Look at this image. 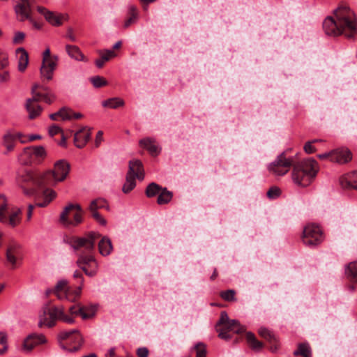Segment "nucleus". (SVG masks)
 I'll use <instances>...</instances> for the list:
<instances>
[{
  "instance_id": "nucleus-1",
  "label": "nucleus",
  "mask_w": 357,
  "mask_h": 357,
  "mask_svg": "<svg viewBox=\"0 0 357 357\" xmlns=\"http://www.w3.org/2000/svg\"><path fill=\"white\" fill-rule=\"evenodd\" d=\"M70 169V164L66 160H59L54 163V168L41 173L23 170L18 173L17 182L22 188L24 195L27 196L39 195L43 190L44 200L37 202L38 207L47 206L56 196V192L46 186H54L63 181L68 176Z\"/></svg>"
},
{
  "instance_id": "nucleus-2",
  "label": "nucleus",
  "mask_w": 357,
  "mask_h": 357,
  "mask_svg": "<svg viewBox=\"0 0 357 357\" xmlns=\"http://www.w3.org/2000/svg\"><path fill=\"white\" fill-rule=\"evenodd\" d=\"M291 166L293 181L301 187L308 186L318 172V164L314 159L310 158L300 162H295L293 158L286 157L284 152L269 165L268 170L276 176H283L289 172Z\"/></svg>"
},
{
  "instance_id": "nucleus-3",
  "label": "nucleus",
  "mask_w": 357,
  "mask_h": 357,
  "mask_svg": "<svg viewBox=\"0 0 357 357\" xmlns=\"http://www.w3.org/2000/svg\"><path fill=\"white\" fill-rule=\"evenodd\" d=\"M100 236L98 232L90 231L83 237L72 236L68 241L73 250L77 252V265L89 277L95 276L98 272V262L92 253L95 242Z\"/></svg>"
},
{
  "instance_id": "nucleus-4",
  "label": "nucleus",
  "mask_w": 357,
  "mask_h": 357,
  "mask_svg": "<svg viewBox=\"0 0 357 357\" xmlns=\"http://www.w3.org/2000/svg\"><path fill=\"white\" fill-rule=\"evenodd\" d=\"M91 314H86L84 308L82 306L72 305L68 310L70 315L66 314L63 306L49 307L46 305L43 307V312L39 317L38 326L42 328L45 326L52 328L55 326L56 320L62 321L67 324H73L75 321L73 316L80 315L83 319H86L93 317L95 310L93 307L90 308Z\"/></svg>"
},
{
  "instance_id": "nucleus-5",
  "label": "nucleus",
  "mask_w": 357,
  "mask_h": 357,
  "mask_svg": "<svg viewBox=\"0 0 357 357\" xmlns=\"http://www.w3.org/2000/svg\"><path fill=\"white\" fill-rule=\"evenodd\" d=\"M335 20L339 22V26H342L347 30L346 38L352 39L357 33L356 22L354 13L346 6H339L334 10Z\"/></svg>"
},
{
  "instance_id": "nucleus-6",
  "label": "nucleus",
  "mask_w": 357,
  "mask_h": 357,
  "mask_svg": "<svg viewBox=\"0 0 357 357\" xmlns=\"http://www.w3.org/2000/svg\"><path fill=\"white\" fill-rule=\"evenodd\" d=\"M215 328L217 332H218V337L225 340H228L231 337L229 332L239 334L245 331L244 327L241 326L237 320L229 319L225 311L221 312L220 317L216 324Z\"/></svg>"
},
{
  "instance_id": "nucleus-7",
  "label": "nucleus",
  "mask_w": 357,
  "mask_h": 357,
  "mask_svg": "<svg viewBox=\"0 0 357 357\" xmlns=\"http://www.w3.org/2000/svg\"><path fill=\"white\" fill-rule=\"evenodd\" d=\"M57 340L60 347L69 352L77 351L83 343V337L77 329L61 331Z\"/></svg>"
},
{
  "instance_id": "nucleus-8",
  "label": "nucleus",
  "mask_w": 357,
  "mask_h": 357,
  "mask_svg": "<svg viewBox=\"0 0 357 357\" xmlns=\"http://www.w3.org/2000/svg\"><path fill=\"white\" fill-rule=\"evenodd\" d=\"M82 208L79 204H69L61 212L60 222L65 226H77L82 222Z\"/></svg>"
},
{
  "instance_id": "nucleus-9",
  "label": "nucleus",
  "mask_w": 357,
  "mask_h": 357,
  "mask_svg": "<svg viewBox=\"0 0 357 357\" xmlns=\"http://www.w3.org/2000/svg\"><path fill=\"white\" fill-rule=\"evenodd\" d=\"M324 239L321 228L314 224L308 225L303 229L302 240L306 245L312 247L320 244Z\"/></svg>"
},
{
  "instance_id": "nucleus-10",
  "label": "nucleus",
  "mask_w": 357,
  "mask_h": 357,
  "mask_svg": "<svg viewBox=\"0 0 357 357\" xmlns=\"http://www.w3.org/2000/svg\"><path fill=\"white\" fill-rule=\"evenodd\" d=\"M339 22L333 17H327L323 22V29L326 34L331 36L344 35L346 37L347 30L342 26H339Z\"/></svg>"
},
{
  "instance_id": "nucleus-11",
  "label": "nucleus",
  "mask_w": 357,
  "mask_h": 357,
  "mask_svg": "<svg viewBox=\"0 0 357 357\" xmlns=\"http://www.w3.org/2000/svg\"><path fill=\"white\" fill-rule=\"evenodd\" d=\"M16 15L20 17V20L23 22L29 20L33 21L31 17V3L29 0H19V2L14 7Z\"/></svg>"
},
{
  "instance_id": "nucleus-12",
  "label": "nucleus",
  "mask_w": 357,
  "mask_h": 357,
  "mask_svg": "<svg viewBox=\"0 0 357 357\" xmlns=\"http://www.w3.org/2000/svg\"><path fill=\"white\" fill-rule=\"evenodd\" d=\"M54 293L60 300L66 298L70 301H74L75 298L77 297L76 296L75 294L73 298L71 297V290L69 289V287H68V282L66 280L59 281L56 285L55 286Z\"/></svg>"
},
{
  "instance_id": "nucleus-13",
  "label": "nucleus",
  "mask_w": 357,
  "mask_h": 357,
  "mask_svg": "<svg viewBox=\"0 0 357 357\" xmlns=\"http://www.w3.org/2000/svg\"><path fill=\"white\" fill-rule=\"evenodd\" d=\"M46 342V338L43 334L32 333L26 337L23 343L25 350L30 351L36 345Z\"/></svg>"
},
{
  "instance_id": "nucleus-14",
  "label": "nucleus",
  "mask_w": 357,
  "mask_h": 357,
  "mask_svg": "<svg viewBox=\"0 0 357 357\" xmlns=\"http://www.w3.org/2000/svg\"><path fill=\"white\" fill-rule=\"evenodd\" d=\"M91 138V129L86 130V127H83L79 130L76 132L74 135V143L75 145L82 149L85 146L86 143Z\"/></svg>"
},
{
  "instance_id": "nucleus-15",
  "label": "nucleus",
  "mask_w": 357,
  "mask_h": 357,
  "mask_svg": "<svg viewBox=\"0 0 357 357\" xmlns=\"http://www.w3.org/2000/svg\"><path fill=\"white\" fill-rule=\"evenodd\" d=\"M340 182L343 188L357 190V172L352 171L344 174L340 178Z\"/></svg>"
},
{
  "instance_id": "nucleus-16",
  "label": "nucleus",
  "mask_w": 357,
  "mask_h": 357,
  "mask_svg": "<svg viewBox=\"0 0 357 357\" xmlns=\"http://www.w3.org/2000/svg\"><path fill=\"white\" fill-rule=\"evenodd\" d=\"M352 158L351 152L348 149H341L334 151L332 162L346 163Z\"/></svg>"
},
{
  "instance_id": "nucleus-17",
  "label": "nucleus",
  "mask_w": 357,
  "mask_h": 357,
  "mask_svg": "<svg viewBox=\"0 0 357 357\" xmlns=\"http://www.w3.org/2000/svg\"><path fill=\"white\" fill-rule=\"evenodd\" d=\"M57 66V62L54 61H48L45 63L42 62V66L40 67V75L43 79H46L47 81H50L52 79L53 73L56 69Z\"/></svg>"
},
{
  "instance_id": "nucleus-18",
  "label": "nucleus",
  "mask_w": 357,
  "mask_h": 357,
  "mask_svg": "<svg viewBox=\"0 0 357 357\" xmlns=\"http://www.w3.org/2000/svg\"><path fill=\"white\" fill-rule=\"evenodd\" d=\"M139 144L142 148L146 149L152 155H157L160 152L158 146L155 145V139L153 138L142 139L139 140Z\"/></svg>"
},
{
  "instance_id": "nucleus-19",
  "label": "nucleus",
  "mask_w": 357,
  "mask_h": 357,
  "mask_svg": "<svg viewBox=\"0 0 357 357\" xmlns=\"http://www.w3.org/2000/svg\"><path fill=\"white\" fill-rule=\"evenodd\" d=\"M132 165L133 172L132 174L133 177L138 178L139 180H143L144 178V171L143 164L141 160L138 159H135L130 160L128 162V170L130 168V165Z\"/></svg>"
},
{
  "instance_id": "nucleus-20",
  "label": "nucleus",
  "mask_w": 357,
  "mask_h": 357,
  "mask_svg": "<svg viewBox=\"0 0 357 357\" xmlns=\"http://www.w3.org/2000/svg\"><path fill=\"white\" fill-rule=\"evenodd\" d=\"M20 245L17 243H12L8 245L6 250V259L10 262L13 268L15 267L17 263V256L19 255Z\"/></svg>"
},
{
  "instance_id": "nucleus-21",
  "label": "nucleus",
  "mask_w": 357,
  "mask_h": 357,
  "mask_svg": "<svg viewBox=\"0 0 357 357\" xmlns=\"http://www.w3.org/2000/svg\"><path fill=\"white\" fill-rule=\"evenodd\" d=\"M25 108L29 113V119L31 120L39 116L43 111L40 105L36 102H31V100H26Z\"/></svg>"
},
{
  "instance_id": "nucleus-22",
  "label": "nucleus",
  "mask_w": 357,
  "mask_h": 357,
  "mask_svg": "<svg viewBox=\"0 0 357 357\" xmlns=\"http://www.w3.org/2000/svg\"><path fill=\"white\" fill-rule=\"evenodd\" d=\"M45 20L53 26H60L62 24L63 20L68 19L67 15L56 14L52 11L46 13Z\"/></svg>"
},
{
  "instance_id": "nucleus-23",
  "label": "nucleus",
  "mask_w": 357,
  "mask_h": 357,
  "mask_svg": "<svg viewBox=\"0 0 357 357\" xmlns=\"http://www.w3.org/2000/svg\"><path fill=\"white\" fill-rule=\"evenodd\" d=\"M18 57V70L24 72L29 63V55L27 52L23 48L20 47L16 50Z\"/></svg>"
},
{
  "instance_id": "nucleus-24",
  "label": "nucleus",
  "mask_w": 357,
  "mask_h": 357,
  "mask_svg": "<svg viewBox=\"0 0 357 357\" xmlns=\"http://www.w3.org/2000/svg\"><path fill=\"white\" fill-rule=\"evenodd\" d=\"M132 165H130V169L128 171L126 176V182L122 188V191L124 193H129L136 186L135 177H133L132 174L133 172Z\"/></svg>"
},
{
  "instance_id": "nucleus-25",
  "label": "nucleus",
  "mask_w": 357,
  "mask_h": 357,
  "mask_svg": "<svg viewBox=\"0 0 357 357\" xmlns=\"http://www.w3.org/2000/svg\"><path fill=\"white\" fill-rule=\"evenodd\" d=\"M32 155H33L35 165L40 164L47 156V152L43 146H31Z\"/></svg>"
},
{
  "instance_id": "nucleus-26",
  "label": "nucleus",
  "mask_w": 357,
  "mask_h": 357,
  "mask_svg": "<svg viewBox=\"0 0 357 357\" xmlns=\"http://www.w3.org/2000/svg\"><path fill=\"white\" fill-rule=\"evenodd\" d=\"M18 160L21 164L24 165L35 164L31 146L26 147L23 149L22 152L18 156Z\"/></svg>"
},
{
  "instance_id": "nucleus-27",
  "label": "nucleus",
  "mask_w": 357,
  "mask_h": 357,
  "mask_svg": "<svg viewBox=\"0 0 357 357\" xmlns=\"http://www.w3.org/2000/svg\"><path fill=\"white\" fill-rule=\"evenodd\" d=\"M98 249L102 255H109L113 249L111 240L107 236H103L98 243Z\"/></svg>"
},
{
  "instance_id": "nucleus-28",
  "label": "nucleus",
  "mask_w": 357,
  "mask_h": 357,
  "mask_svg": "<svg viewBox=\"0 0 357 357\" xmlns=\"http://www.w3.org/2000/svg\"><path fill=\"white\" fill-rule=\"evenodd\" d=\"M246 340L249 347L253 351H259L264 347V344L259 341L255 334L251 332L246 333Z\"/></svg>"
},
{
  "instance_id": "nucleus-29",
  "label": "nucleus",
  "mask_w": 357,
  "mask_h": 357,
  "mask_svg": "<svg viewBox=\"0 0 357 357\" xmlns=\"http://www.w3.org/2000/svg\"><path fill=\"white\" fill-rule=\"evenodd\" d=\"M66 50L69 56L72 59L77 61H85V56L77 46L66 45Z\"/></svg>"
},
{
  "instance_id": "nucleus-30",
  "label": "nucleus",
  "mask_w": 357,
  "mask_h": 357,
  "mask_svg": "<svg viewBox=\"0 0 357 357\" xmlns=\"http://www.w3.org/2000/svg\"><path fill=\"white\" fill-rule=\"evenodd\" d=\"M101 55V57L98 59H96L95 61L96 66L98 68H101L103 67L105 62L108 61L111 58H113L116 56V54L113 50H106L102 52V51L98 52Z\"/></svg>"
},
{
  "instance_id": "nucleus-31",
  "label": "nucleus",
  "mask_w": 357,
  "mask_h": 357,
  "mask_svg": "<svg viewBox=\"0 0 357 357\" xmlns=\"http://www.w3.org/2000/svg\"><path fill=\"white\" fill-rule=\"evenodd\" d=\"M70 114H71V109L63 107L61 108L57 112L51 114L50 118L52 121H56L58 117H60L63 121L70 120Z\"/></svg>"
},
{
  "instance_id": "nucleus-32",
  "label": "nucleus",
  "mask_w": 357,
  "mask_h": 357,
  "mask_svg": "<svg viewBox=\"0 0 357 357\" xmlns=\"http://www.w3.org/2000/svg\"><path fill=\"white\" fill-rule=\"evenodd\" d=\"M173 197L172 192L167 190V188H162L157 198V204L159 205L167 204Z\"/></svg>"
},
{
  "instance_id": "nucleus-33",
  "label": "nucleus",
  "mask_w": 357,
  "mask_h": 357,
  "mask_svg": "<svg viewBox=\"0 0 357 357\" xmlns=\"http://www.w3.org/2000/svg\"><path fill=\"white\" fill-rule=\"evenodd\" d=\"M100 208H105L107 211L109 209L107 202L103 198H97L92 200L89 206V211H98Z\"/></svg>"
},
{
  "instance_id": "nucleus-34",
  "label": "nucleus",
  "mask_w": 357,
  "mask_h": 357,
  "mask_svg": "<svg viewBox=\"0 0 357 357\" xmlns=\"http://www.w3.org/2000/svg\"><path fill=\"white\" fill-rule=\"evenodd\" d=\"M128 18L124 22L123 27L125 29H127L131 24L136 22L138 18V11L137 7L133 5L130 6L128 8Z\"/></svg>"
},
{
  "instance_id": "nucleus-35",
  "label": "nucleus",
  "mask_w": 357,
  "mask_h": 357,
  "mask_svg": "<svg viewBox=\"0 0 357 357\" xmlns=\"http://www.w3.org/2000/svg\"><path fill=\"white\" fill-rule=\"evenodd\" d=\"M296 356H301L303 357H312V351L308 343H301L298 345V349L294 351Z\"/></svg>"
},
{
  "instance_id": "nucleus-36",
  "label": "nucleus",
  "mask_w": 357,
  "mask_h": 357,
  "mask_svg": "<svg viewBox=\"0 0 357 357\" xmlns=\"http://www.w3.org/2000/svg\"><path fill=\"white\" fill-rule=\"evenodd\" d=\"M345 275L354 282H357V261L349 263L345 267Z\"/></svg>"
},
{
  "instance_id": "nucleus-37",
  "label": "nucleus",
  "mask_w": 357,
  "mask_h": 357,
  "mask_svg": "<svg viewBox=\"0 0 357 357\" xmlns=\"http://www.w3.org/2000/svg\"><path fill=\"white\" fill-rule=\"evenodd\" d=\"M125 105L124 100L120 98H112L102 102V105L105 107H109L112 109H117L123 107Z\"/></svg>"
},
{
  "instance_id": "nucleus-38",
  "label": "nucleus",
  "mask_w": 357,
  "mask_h": 357,
  "mask_svg": "<svg viewBox=\"0 0 357 357\" xmlns=\"http://www.w3.org/2000/svg\"><path fill=\"white\" fill-rule=\"evenodd\" d=\"M162 189V188L160 185L156 183L153 182L147 185L145 190V194L147 197L151 198L156 196L157 195H159Z\"/></svg>"
},
{
  "instance_id": "nucleus-39",
  "label": "nucleus",
  "mask_w": 357,
  "mask_h": 357,
  "mask_svg": "<svg viewBox=\"0 0 357 357\" xmlns=\"http://www.w3.org/2000/svg\"><path fill=\"white\" fill-rule=\"evenodd\" d=\"M15 140V136L10 133L7 132L3 135V143L6 147L8 151H11L15 147L14 141Z\"/></svg>"
},
{
  "instance_id": "nucleus-40",
  "label": "nucleus",
  "mask_w": 357,
  "mask_h": 357,
  "mask_svg": "<svg viewBox=\"0 0 357 357\" xmlns=\"http://www.w3.org/2000/svg\"><path fill=\"white\" fill-rule=\"evenodd\" d=\"M259 335L267 340L269 343H272V341H275V335L269 330L266 328H261L258 331Z\"/></svg>"
},
{
  "instance_id": "nucleus-41",
  "label": "nucleus",
  "mask_w": 357,
  "mask_h": 357,
  "mask_svg": "<svg viewBox=\"0 0 357 357\" xmlns=\"http://www.w3.org/2000/svg\"><path fill=\"white\" fill-rule=\"evenodd\" d=\"M236 291L234 289H228L226 291H222L220 293V296L225 301L231 302L236 301V298L235 297Z\"/></svg>"
},
{
  "instance_id": "nucleus-42",
  "label": "nucleus",
  "mask_w": 357,
  "mask_h": 357,
  "mask_svg": "<svg viewBox=\"0 0 357 357\" xmlns=\"http://www.w3.org/2000/svg\"><path fill=\"white\" fill-rule=\"evenodd\" d=\"M7 208V200L3 195H0V222H5L6 217L5 211Z\"/></svg>"
},
{
  "instance_id": "nucleus-43",
  "label": "nucleus",
  "mask_w": 357,
  "mask_h": 357,
  "mask_svg": "<svg viewBox=\"0 0 357 357\" xmlns=\"http://www.w3.org/2000/svg\"><path fill=\"white\" fill-rule=\"evenodd\" d=\"M91 82L95 88H100L107 85V81L101 76H94L90 79Z\"/></svg>"
},
{
  "instance_id": "nucleus-44",
  "label": "nucleus",
  "mask_w": 357,
  "mask_h": 357,
  "mask_svg": "<svg viewBox=\"0 0 357 357\" xmlns=\"http://www.w3.org/2000/svg\"><path fill=\"white\" fill-rule=\"evenodd\" d=\"M194 350L196 352V357H206V346L202 342L196 344L194 347Z\"/></svg>"
},
{
  "instance_id": "nucleus-45",
  "label": "nucleus",
  "mask_w": 357,
  "mask_h": 357,
  "mask_svg": "<svg viewBox=\"0 0 357 357\" xmlns=\"http://www.w3.org/2000/svg\"><path fill=\"white\" fill-rule=\"evenodd\" d=\"M73 278L80 279L79 285L78 286L77 289L74 291V293L76 294V296H79L84 283L83 275L81 271H75L73 273Z\"/></svg>"
},
{
  "instance_id": "nucleus-46",
  "label": "nucleus",
  "mask_w": 357,
  "mask_h": 357,
  "mask_svg": "<svg viewBox=\"0 0 357 357\" xmlns=\"http://www.w3.org/2000/svg\"><path fill=\"white\" fill-rule=\"evenodd\" d=\"M59 57L56 55L51 56L50 50L47 47L43 54V63L48 62V61H55L58 62Z\"/></svg>"
},
{
  "instance_id": "nucleus-47",
  "label": "nucleus",
  "mask_w": 357,
  "mask_h": 357,
  "mask_svg": "<svg viewBox=\"0 0 357 357\" xmlns=\"http://www.w3.org/2000/svg\"><path fill=\"white\" fill-rule=\"evenodd\" d=\"M21 213L20 209H17L16 211L13 212L9 217V224L12 227H15L20 223V218H19V215Z\"/></svg>"
},
{
  "instance_id": "nucleus-48",
  "label": "nucleus",
  "mask_w": 357,
  "mask_h": 357,
  "mask_svg": "<svg viewBox=\"0 0 357 357\" xmlns=\"http://www.w3.org/2000/svg\"><path fill=\"white\" fill-rule=\"evenodd\" d=\"M281 194V190L276 186L271 187L267 192L266 195L269 199H275Z\"/></svg>"
},
{
  "instance_id": "nucleus-49",
  "label": "nucleus",
  "mask_w": 357,
  "mask_h": 357,
  "mask_svg": "<svg viewBox=\"0 0 357 357\" xmlns=\"http://www.w3.org/2000/svg\"><path fill=\"white\" fill-rule=\"evenodd\" d=\"M93 219L100 225L105 226L107 224L106 220L96 211H89Z\"/></svg>"
},
{
  "instance_id": "nucleus-50",
  "label": "nucleus",
  "mask_w": 357,
  "mask_h": 357,
  "mask_svg": "<svg viewBox=\"0 0 357 357\" xmlns=\"http://www.w3.org/2000/svg\"><path fill=\"white\" fill-rule=\"evenodd\" d=\"M25 38V33L24 32L18 31L15 33V36L13 39L14 44H21Z\"/></svg>"
},
{
  "instance_id": "nucleus-51",
  "label": "nucleus",
  "mask_w": 357,
  "mask_h": 357,
  "mask_svg": "<svg viewBox=\"0 0 357 357\" xmlns=\"http://www.w3.org/2000/svg\"><path fill=\"white\" fill-rule=\"evenodd\" d=\"M304 151L307 154H311L317 151V149L313 146V142L308 141L304 145Z\"/></svg>"
},
{
  "instance_id": "nucleus-52",
  "label": "nucleus",
  "mask_w": 357,
  "mask_h": 357,
  "mask_svg": "<svg viewBox=\"0 0 357 357\" xmlns=\"http://www.w3.org/2000/svg\"><path fill=\"white\" fill-rule=\"evenodd\" d=\"M9 64L8 57L0 50V69H5Z\"/></svg>"
},
{
  "instance_id": "nucleus-53",
  "label": "nucleus",
  "mask_w": 357,
  "mask_h": 357,
  "mask_svg": "<svg viewBox=\"0 0 357 357\" xmlns=\"http://www.w3.org/2000/svg\"><path fill=\"white\" fill-rule=\"evenodd\" d=\"M63 132L62 129L56 125H52L49 128V134L52 137H53L60 132Z\"/></svg>"
},
{
  "instance_id": "nucleus-54",
  "label": "nucleus",
  "mask_w": 357,
  "mask_h": 357,
  "mask_svg": "<svg viewBox=\"0 0 357 357\" xmlns=\"http://www.w3.org/2000/svg\"><path fill=\"white\" fill-rule=\"evenodd\" d=\"M280 344L278 340L275 338V341H272V343H270V351L273 353H275L280 349Z\"/></svg>"
},
{
  "instance_id": "nucleus-55",
  "label": "nucleus",
  "mask_w": 357,
  "mask_h": 357,
  "mask_svg": "<svg viewBox=\"0 0 357 357\" xmlns=\"http://www.w3.org/2000/svg\"><path fill=\"white\" fill-rule=\"evenodd\" d=\"M138 357H148L149 349L146 347H140L137 350Z\"/></svg>"
},
{
  "instance_id": "nucleus-56",
  "label": "nucleus",
  "mask_w": 357,
  "mask_h": 357,
  "mask_svg": "<svg viewBox=\"0 0 357 357\" xmlns=\"http://www.w3.org/2000/svg\"><path fill=\"white\" fill-rule=\"evenodd\" d=\"M103 141V132L100 130L97 132L95 139V145L98 147L101 142Z\"/></svg>"
},
{
  "instance_id": "nucleus-57",
  "label": "nucleus",
  "mask_w": 357,
  "mask_h": 357,
  "mask_svg": "<svg viewBox=\"0 0 357 357\" xmlns=\"http://www.w3.org/2000/svg\"><path fill=\"white\" fill-rule=\"evenodd\" d=\"M32 94H33V97L31 98H28L27 100H31V102H38L40 101L41 100H43V97L44 95V93H41L39 92H35V93H32Z\"/></svg>"
},
{
  "instance_id": "nucleus-58",
  "label": "nucleus",
  "mask_w": 357,
  "mask_h": 357,
  "mask_svg": "<svg viewBox=\"0 0 357 357\" xmlns=\"http://www.w3.org/2000/svg\"><path fill=\"white\" fill-rule=\"evenodd\" d=\"M10 79V73L8 70L0 73V82H6Z\"/></svg>"
},
{
  "instance_id": "nucleus-59",
  "label": "nucleus",
  "mask_w": 357,
  "mask_h": 357,
  "mask_svg": "<svg viewBox=\"0 0 357 357\" xmlns=\"http://www.w3.org/2000/svg\"><path fill=\"white\" fill-rule=\"evenodd\" d=\"M333 153H334V151L328 152V153L319 154V155H317V157L321 160H325V159L329 158L330 160L332 161V158H333Z\"/></svg>"
},
{
  "instance_id": "nucleus-60",
  "label": "nucleus",
  "mask_w": 357,
  "mask_h": 357,
  "mask_svg": "<svg viewBox=\"0 0 357 357\" xmlns=\"http://www.w3.org/2000/svg\"><path fill=\"white\" fill-rule=\"evenodd\" d=\"M54 100V96L50 93H44L43 100L47 104H51Z\"/></svg>"
},
{
  "instance_id": "nucleus-61",
  "label": "nucleus",
  "mask_w": 357,
  "mask_h": 357,
  "mask_svg": "<svg viewBox=\"0 0 357 357\" xmlns=\"http://www.w3.org/2000/svg\"><path fill=\"white\" fill-rule=\"evenodd\" d=\"M0 344L8 345V337L5 332H0Z\"/></svg>"
},
{
  "instance_id": "nucleus-62",
  "label": "nucleus",
  "mask_w": 357,
  "mask_h": 357,
  "mask_svg": "<svg viewBox=\"0 0 357 357\" xmlns=\"http://www.w3.org/2000/svg\"><path fill=\"white\" fill-rule=\"evenodd\" d=\"M66 38H68L70 41L75 42L76 37L73 33V30L72 28H68L67 30Z\"/></svg>"
},
{
  "instance_id": "nucleus-63",
  "label": "nucleus",
  "mask_w": 357,
  "mask_h": 357,
  "mask_svg": "<svg viewBox=\"0 0 357 357\" xmlns=\"http://www.w3.org/2000/svg\"><path fill=\"white\" fill-rule=\"evenodd\" d=\"M37 10L39 13L42 14L45 17H46V13H49L50 10H48L46 8L43 6H37Z\"/></svg>"
},
{
  "instance_id": "nucleus-64",
  "label": "nucleus",
  "mask_w": 357,
  "mask_h": 357,
  "mask_svg": "<svg viewBox=\"0 0 357 357\" xmlns=\"http://www.w3.org/2000/svg\"><path fill=\"white\" fill-rule=\"evenodd\" d=\"M70 116L71 120L72 119H80L83 116V115L79 112H74L71 109V114H70Z\"/></svg>"
}]
</instances>
